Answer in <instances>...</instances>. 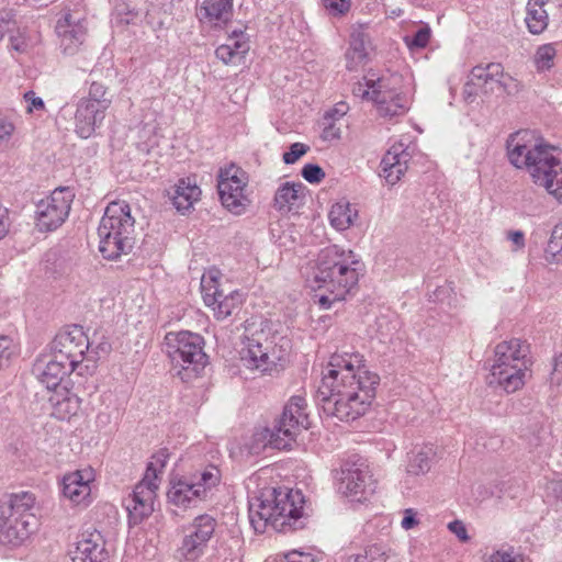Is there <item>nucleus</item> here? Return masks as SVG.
Instances as JSON below:
<instances>
[{
  "label": "nucleus",
  "instance_id": "1",
  "mask_svg": "<svg viewBox=\"0 0 562 562\" xmlns=\"http://www.w3.org/2000/svg\"><path fill=\"white\" fill-rule=\"evenodd\" d=\"M379 375L369 371L357 352H336L317 392L324 413L342 422L363 416L375 397Z\"/></svg>",
  "mask_w": 562,
  "mask_h": 562
},
{
  "label": "nucleus",
  "instance_id": "2",
  "mask_svg": "<svg viewBox=\"0 0 562 562\" xmlns=\"http://www.w3.org/2000/svg\"><path fill=\"white\" fill-rule=\"evenodd\" d=\"M245 488L249 521L257 533L268 528L279 532L302 528L304 498L300 491L269 486L263 470L248 476Z\"/></svg>",
  "mask_w": 562,
  "mask_h": 562
},
{
  "label": "nucleus",
  "instance_id": "3",
  "mask_svg": "<svg viewBox=\"0 0 562 562\" xmlns=\"http://www.w3.org/2000/svg\"><path fill=\"white\" fill-rule=\"evenodd\" d=\"M506 147L509 162L526 169L536 186L562 204V150L544 144L529 131L512 134Z\"/></svg>",
  "mask_w": 562,
  "mask_h": 562
},
{
  "label": "nucleus",
  "instance_id": "4",
  "mask_svg": "<svg viewBox=\"0 0 562 562\" xmlns=\"http://www.w3.org/2000/svg\"><path fill=\"white\" fill-rule=\"evenodd\" d=\"M363 270L360 256L350 249L330 245L323 248L316 258L312 272L311 286L315 300L323 310L334 302L342 301L357 286Z\"/></svg>",
  "mask_w": 562,
  "mask_h": 562
},
{
  "label": "nucleus",
  "instance_id": "5",
  "mask_svg": "<svg viewBox=\"0 0 562 562\" xmlns=\"http://www.w3.org/2000/svg\"><path fill=\"white\" fill-rule=\"evenodd\" d=\"M414 91L413 76L408 71L371 74L353 89L356 95L372 102L378 114L389 120L407 113Z\"/></svg>",
  "mask_w": 562,
  "mask_h": 562
},
{
  "label": "nucleus",
  "instance_id": "6",
  "mask_svg": "<svg viewBox=\"0 0 562 562\" xmlns=\"http://www.w3.org/2000/svg\"><path fill=\"white\" fill-rule=\"evenodd\" d=\"M35 497L30 492L12 493L0 499V543L20 547L37 528Z\"/></svg>",
  "mask_w": 562,
  "mask_h": 562
},
{
  "label": "nucleus",
  "instance_id": "7",
  "mask_svg": "<svg viewBox=\"0 0 562 562\" xmlns=\"http://www.w3.org/2000/svg\"><path fill=\"white\" fill-rule=\"evenodd\" d=\"M134 224L126 202H111L106 206L98 227L99 250L104 258L113 260L132 249Z\"/></svg>",
  "mask_w": 562,
  "mask_h": 562
},
{
  "label": "nucleus",
  "instance_id": "8",
  "mask_svg": "<svg viewBox=\"0 0 562 562\" xmlns=\"http://www.w3.org/2000/svg\"><path fill=\"white\" fill-rule=\"evenodd\" d=\"M529 352L527 341L518 338L497 344L491 368V383H496L506 393H514L522 387L530 366Z\"/></svg>",
  "mask_w": 562,
  "mask_h": 562
},
{
  "label": "nucleus",
  "instance_id": "9",
  "mask_svg": "<svg viewBox=\"0 0 562 562\" xmlns=\"http://www.w3.org/2000/svg\"><path fill=\"white\" fill-rule=\"evenodd\" d=\"M168 452L161 449L153 454L143 480L124 501L130 525H138L154 512V501L159 486V474L166 467Z\"/></svg>",
  "mask_w": 562,
  "mask_h": 562
},
{
  "label": "nucleus",
  "instance_id": "10",
  "mask_svg": "<svg viewBox=\"0 0 562 562\" xmlns=\"http://www.w3.org/2000/svg\"><path fill=\"white\" fill-rule=\"evenodd\" d=\"M220 481L221 471L217 467L209 464L190 477L172 480L167 496L169 502L177 507L183 509L195 507Z\"/></svg>",
  "mask_w": 562,
  "mask_h": 562
},
{
  "label": "nucleus",
  "instance_id": "11",
  "mask_svg": "<svg viewBox=\"0 0 562 562\" xmlns=\"http://www.w3.org/2000/svg\"><path fill=\"white\" fill-rule=\"evenodd\" d=\"M308 427L306 400L301 395L292 396L285 404L281 417L273 427L265 429V439L277 449H286L301 429Z\"/></svg>",
  "mask_w": 562,
  "mask_h": 562
},
{
  "label": "nucleus",
  "instance_id": "12",
  "mask_svg": "<svg viewBox=\"0 0 562 562\" xmlns=\"http://www.w3.org/2000/svg\"><path fill=\"white\" fill-rule=\"evenodd\" d=\"M495 90L513 93L517 90V81L504 74L499 63L477 65L472 68L468 81L463 88V98L467 102H473L480 92L488 93Z\"/></svg>",
  "mask_w": 562,
  "mask_h": 562
},
{
  "label": "nucleus",
  "instance_id": "13",
  "mask_svg": "<svg viewBox=\"0 0 562 562\" xmlns=\"http://www.w3.org/2000/svg\"><path fill=\"white\" fill-rule=\"evenodd\" d=\"M166 352L175 369H191L198 372L205 364L203 338L191 331L168 333L165 337Z\"/></svg>",
  "mask_w": 562,
  "mask_h": 562
},
{
  "label": "nucleus",
  "instance_id": "14",
  "mask_svg": "<svg viewBox=\"0 0 562 562\" xmlns=\"http://www.w3.org/2000/svg\"><path fill=\"white\" fill-rule=\"evenodd\" d=\"M248 181L247 172L234 164L221 168L218 172L217 189L221 202L233 214L245 213L250 204L247 194Z\"/></svg>",
  "mask_w": 562,
  "mask_h": 562
},
{
  "label": "nucleus",
  "instance_id": "15",
  "mask_svg": "<svg viewBox=\"0 0 562 562\" xmlns=\"http://www.w3.org/2000/svg\"><path fill=\"white\" fill-rule=\"evenodd\" d=\"M241 364L259 374H271L278 370V367L286 358V350L283 347H277L272 341L251 337L244 341V346L239 352Z\"/></svg>",
  "mask_w": 562,
  "mask_h": 562
},
{
  "label": "nucleus",
  "instance_id": "16",
  "mask_svg": "<svg viewBox=\"0 0 562 562\" xmlns=\"http://www.w3.org/2000/svg\"><path fill=\"white\" fill-rule=\"evenodd\" d=\"M375 482L363 463L345 462L337 475V491L350 502H364L374 493Z\"/></svg>",
  "mask_w": 562,
  "mask_h": 562
},
{
  "label": "nucleus",
  "instance_id": "17",
  "mask_svg": "<svg viewBox=\"0 0 562 562\" xmlns=\"http://www.w3.org/2000/svg\"><path fill=\"white\" fill-rule=\"evenodd\" d=\"M74 192L66 187L55 189L36 204V225L42 232L59 227L69 215Z\"/></svg>",
  "mask_w": 562,
  "mask_h": 562
},
{
  "label": "nucleus",
  "instance_id": "18",
  "mask_svg": "<svg viewBox=\"0 0 562 562\" xmlns=\"http://www.w3.org/2000/svg\"><path fill=\"white\" fill-rule=\"evenodd\" d=\"M89 337L83 328L78 325H71L60 330L52 341V353L67 364L77 368L82 361L86 351L89 350Z\"/></svg>",
  "mask_w": 562,
  "mask_h": 562
},
{
  "label": "nucleus",
  "instance_id": "19",
  "mask_svg": "<svg viewBox=\"0 0 562 562\" xmlns=\"http://www.w3.org/2000/svg\"><path fill=\"white\" fill-rule=\"evenodd\" d=\"M55 29L61 52L67 56L76 55L87 35V23L82 14L78 11L64 10Z\"/></svg>",
  "mask_w": 562,
  "mask_h": 562
},
{
  "label": "nucleus",
  "instance_id": "20",
  "mask_svg": "<svg viewBox=\"0 0 562 562\" xmlns=\"http://www.w3.org/2000/svg\"><path fill=\"white\" fill-rule=\"evenodd\" d=\"M95 479L91 467L78 469L63 477V495L74 505L87 506L91 501V484Z\"/></svg>",
  "mask_w": 562,
  "mask_h": 562
},
{
  "label": "nucleus",
  "instance_id": "21",
  "mask_svg": "<svg viewBox=\"0 0 562 562\" xmlns=\"http://www.w3.org/2000/svg\"><path fill=\"white\" fill-rule=\"evenodd\" d=\"M72 562H105L108 552L102 533L95 529L83 530L72 552Z\"/></svg>",
  "mask_w": 562,
  "mask_h": 562
},
{
  "label": "nucleus",
  "instance_id": "22",
  "mask_svg": "<svg viewBox=\"0 0 562 562\" xmlns=\"http://www.w3.org/2000/svg\"><path fill=\"white\" fill-rule=\"evenodd\" d=\"M409 158L411 154L402 142L393 144L381 160L380 176L387 184H396L405 175Z\"/></svg>",
  "mask_w": 562,
  "mask_h": 562
},
{
  "label": "nucleus",
  "instance_id": "23",
  "mask_svg": "<svg viewBox=\"0 0 562 562\" xmlns=\"http://www.w3.org/2000/svg\"><path fill=\"white\" fill-rule=\"evenodd\" d=\"M76 368L63 360H58L53 353L49 358L37 360L33 372L38 381L48 390H59L61 381L66 375L71 373Z\"/></svg>",
  "mask_w": 562,
  "mask_h": 562
},
{
  "label": "nucleus",
  "instance_id": "24",
  "mask_svg": "<svg viewBox=\"0 0 562 562\" xmlns=\"http://www.w3.org/2000/svg\"><path fill=\"white\" fill-rule=\"evenodd\" d=\"M304 199L302 183L284 182L276 191L273 207L282 214L296 212L303 205Z\"/></svg>",
  "mask_w": 562,
  "mask_h": 562
},
{
  "label": "nucleus",
  "instance_id": "25",
  "mask_svg": "<svg viewBox=\"0 0 562 562\" xmlns=\"http://www.w3.org/2000/svg\"><path fill=\"white\" fill-rule=\"evenodd\" d=\"M104 119L105 113L101 110L78 103L75 114V132L79 137L87 139L102 126Z\"/></svg>",
  "mask_w": 562,
  "mask_h": 562
},
{
  "label": "nucleus",
  "instance_id": "26",
  "mask_svg": "<svg viewBox=\"0 0 562 562\" xmlns=\"http://www.w3.org/2000/svg\"><path fill=\"white\" fill-rule=\"evenodd\" d=\"M233 13V0H203L196 11L201 22L210 23L214 26L226 24Z\"/></svg>",
  "mask_w": 562,
  "mask_h": 562
},
{
  "label": "nucleus",
  "instance_id": "27",
  "mask_svg": "<svg viewBox=\"0 0 562 562\" xmlns=\"http://www.w3.org/2000/svg\"><path fill=\"white\" fill-rule=\"evenodd\" d=\"M52 416L59 420H70L80 409L81 400L77 394L63 387L54 391L49 397Z\"/></svg>",
  "mask_w": 562,
  "mask_h": 562
},
{
  "label": "nucleus",
  "instance_id": "28",
  "mask_svg": "<svg viewBox=\"0 0 562 562\" xmlns=\"http://www.w3.org/2000/svg\"><path fill=\"white\" fill-rule=\"evenodd\" d=\"M200 195L201 189L195 180L188 177L179 179L175 184L171 200L179 212L186 213L200 200Z\"/></svg>",
  "mask_w": 562,
  "mask_h": 562
},
{
  "label": "nucleus",
  "instance_id": "29",
  "mask_svg": "<svg viewBox=\"0 0 562 562\" xmlns=\"http://www.w3.org/2000/svg\"><path fill=\"white\" fill-rule=\"evenodd\" d=\"M436 451L432 445L415 447L407 454V473L411 475H422L429 472Z\"/></svg>",
  "mask_w": 562,
  "mask_h": 562
},
{
  "label": "nucleus",
  "instance_id": "30",
  "mask_svg": "<svg viewBox=\"0 0 562 562\" xmlns=\"http://www.w3.org/2000/svg\"><path fill=\"white\" fill-rule=\"evenodd\" d=\"M222 273L217 269H209L201 278V292L206 306H215V303L225 294L221 283Z\"/></svg>",
  "mask_w": 562,
  "mask_h": 562
},
{
  "label": "nucleus",
  "instance_id": "31",
  "mask_svg": "<svg viewBox=\"0 0 562 562\" xmlns=\"http://www.w3.org/2000/svg\"><path fill=\"white\" fill-rule=\"evenodd\" d=\"M357 217V209L347 201L335 203L328 214L330 225L339 232L350 228Z\"/></svg>",
  "mask_w": 562,
  "mask_h": 562
},
{
  "label": "nucleus",
  "instance_id": "32",
  "mask_svg": "<svg viewBox=\"0 0 562 562\" xmlns=\"http://www.w3.org/2000/svg\"><path fill=\"white\" fill-rule=\"evenodd\" d=\"M367 54V35L361 30H355L350 35L349 48L346 52L348 69H356L363 63Z\"/></svg>",
  "mask_w": 562,
  "mask_h": 562
},
{
  "label": "nucleus",
  "instance_id": "33",
  "mask_svg": "<svg viewBox=\"0 0 562 562\" xmlns=\"http://www.w3.org/2000/svg\"><path fill=\"white\" fill-rule=\"evenodd\" d=\"M244 293L239 290H232L225 293L216 303L211 306L214 316L218 321H224L235 314L244 302Z\"/></svg>",
  "mask_w": 562,
  "mask_h": 562
},
{
  "label": "nucleus",
  "instance_id": "34",
  "mask_svg": "<svg viewBox=\"0 0 562 562\" xmlns=\"http://www.w3.org/2000/svg\"><path fill=\"white\" fill-rule=\"evenodd\" d=\"M79 103L89 106L92 105L93 109H98L106 113L112 100L108 97L106 87L101 82L93 81L89 87L88 95L82 98Z\"/></svg>",
  "mask_w": 562,
  "mask_h": 562
},
{
  "label": "nucleus",
  "instance_id": "35",
  "mask_svg": "<svg viewBox=\"0 0 562 562\" xmlns=\"http://www.w3.org/2000/svg\"><path fill=\"white\" fill-rule=\"evenodd\" d=\"M216 528V520L207 515H200L195 517L189 528V533L202 541L209 542L214 535Z\"/></svg>",
  "mask_w": 562,
  "mask_h": 562
},
{
  "label": "nucleus",
  "instance_id": "36",
  "mask_svg": "<svg viewBox=\"0 0 562 562\" xmlns=\"http://www.w3.org/2000/svg\"><path fill=\"white\" fill-rule=\"evenodd\" d=\"M548 13L542 7L527 4L525 22L530 33H542L548 26Z\"/></svg>",
  "mask_w": 562,
  "mask_h": 562
},
{
  "label": "nucleus",
  "instance_id": "37",
  "mask_svg": "<svg viewBox=\"0 0 562 562\" xmlns=\"http://www.w3.org/2000/svg\"><path fill=\"white\" fill-rule=\"evenodd\" d=\"M206 547V541L199 540L188 532L182 540L180 550L187 561L195 562L204 554Z\"/></svg>",
  "mask_w": 562,
  "mask_h": 562
},
{
  "label": "nucleus",
  "instance_id": "38",
  "mask_svg": "<svg viewBox=\"0 0 562 562\" xmlns=\"http://www.w3.org/2000/svg\"><path fill=\"white\" fill-rule=\"evenodd\" d=\"M206 547V541L199 540L188 532L182 540L180 550L187 561L195 562L204 554Z\"/></svg>",
  "mask_w": 562,
  "mask_h": 562
},
{
  "label": "nucleus",
  "instance_id": "39",
  "mask_svg": "<svg viewBox=\"0 0 562 562\" xmlns=\"http://www.w3.org/2000/svg\"><path fill=\"white\" fill-rule=\"evenodd\" d=\"M557 49L553 44H544L537 48L533 63L538 71L550 70L554 66Z\"/></svg>",
  "mask_w": 562,
  "mask_h": 562
},
{
  "label": "nucleus",
  "instance_id": "40",
  "mask_svg": "<svg viewBox=\"0 0 562 562\" xmlns=\"http://www.w3.org/2000/svg\"><path fill=\"white\" fill-rule=\"evenodd\" d=\"M38 42L36 32H27L25 29L18 30L16 34L10 36V47L18 53H26Z\"/></svg>",
  "mask_w": 562,
  "mask_h": 562
},
{
  "label": "nucleus",
  "instance_id": "41",
  "mask_svg": "<svg viewBox=\"0 0 562 562\" xmlns=\"http://www.w3.org/2000/svg\"><path fill=\"white\" fill-rule=\"evenodd\" d=\"M546 257L553 262H562V222L558 223L546 247Z\"/></svg>",
  "mask_w": 562,
  "mask_h": 562
},
{
  "label": "nucleus",
  "instance_id": "42",
  "mask_svg": "<svg viewBox=\"0 0 562 562\" xmlns=\"http://www.w3.org/2000/svg\"><path fill=\"white\" fill-rule=\"evenodd\" d=\"M89 340L91 346H89V350L86 353L90 360L94 361L110 352L111 344L103 334L94 333Z\"/></svg>",
  "mask_w": 562,
  "mask_h": 562
},
{
  "label": "nucleus",
  "instance_id": "43",
  "mask_svg": "<svg viewBox=\"0 0 562 562\" xmlns=\"http://www.w3.org/2000/svg\"><path fill=\"white\" fill-rule=\"evenodd\" d=\"M431 30L428 24H423L412 36L406 35L404 42L413 48H425L430 40Z\"/></svg>",
  "mask_w": 562,
  "mask_h": 562
},
{
  "label": "nucleus",
  "instance_id": "44",
  "mask_svg": "<svg viewBox=\"0 0 562 562\" xmlns=\"http://www.w3.org/2000/svg\"><path fill=\"white\" fill-rule=\"evenodd\" d=\"M346 562H385V557L380 547L371 546L362 553L348 557Z\"/></svg>",
  "mask_w": 562,
  "mask_h": 562
},
{
  "label": "nucleus",
  "instance_id": "45",
  "mask_svg": "<svg viewBox=\"0 0 562 562\" xmlns=\"http://www.w3.org/2000/svg\"><path fill=\"white\" fill-rule=\"evenodd\" d=\"M327 14L333 18H340L347 14L351 8V0H321Z\"/></svg>",
  "mask_w": 562,
  "mask_h": 562
},
{
  "label": "nucleus",
  "instance_id": "46",
  "mask_svg": "<svg viewBox=\"0 0 562 562\" xmlns=\"http://www.w3.org/2000/svg\"><path fill=\"white\" fill-rule=\"evenodd\" d=\"M322 126L321 137L323 140L331 142L341 137V125L338 121L325 120V117H323Z\"/></svg>",
  "mask_w": 562,
  "mask_h": 562
},
{
  "label": "nucleus",
  "instance_id": "47",
  "mask_svg": "<svg viewBox=\"0 0 562 562\" xmlns=\"http://www.w3.org/2000/svg\"><path fill=\"white\" fill-rule=\"evenodd\" d=\"M226 44L231 46L232 50L235 53V55L241 59L245 54L249 50V44L245 40V35L243 32L239 34H234L229 36L226 41Z\"/></svg>",
  "mask_w": 562,
  "mask_h": 562
},
{
  "label": "nucleus",
  "instance_id": "48",
  "mask_svg": "<svg viewBox=\"0 0 562 562\" xmlns=\"http://www.w3.org/2000/svg\"><path fill=\"white\" fill-rule=\"evenodd\" d=\"M551 440V431L550 427L547 425H541L537 431H533L529 437V445L533 448H538L544 445H549Z\"/></svg>",
  "mask_w": 562,
  "mask_h": 562
},
{
  "label": "nucleus",
  "instance_id": "49",
  "mask_svg": "<svg viewBox=\"0 0 562 562\" xmlns=\"http://www.w3.org/2000/svg\"><path fill=\"white\" fill-rule=\"evenodd\" d=\"M14 353V345L8 336H0V370L7 367Z\"/></svg>",
  "mask_w": 562,
  "mask_h": 562
},
{
  "label": "nucleus",
  "instance_id": "50",
  "mask_svg": "<svg viewBox=\"0 0 562 562\" xmlns=\"http://www.w3.org/2000/svg\"><path fill=\"white\" fill-rule=\"evenodd\" d=\"M490 562H524V557L512 548L501 549L491 554Z\"/></svg>",
  "mask_w": 562,
  "mask_h": 562
},
{
  "label": "nucleus",
  "instance_id": "51",
  "mask_svg": "<svg viewBox=\"0 0 562 562\" xmlns=\"http://www.w3.org/2000/svg\"><path fill=\"white\" fill-rule=\"evenodd\" d=\"M308 150V146L302 143H294L290 146L289 150L282 156L284 164L292 165L296 162Z\"/></svg>",
  "mask_w": 562,
  "mask_h": 562
},
{
  "label": "nucleus",
  "instance_id": "52",
  "mask_svg": "<svg viewBox=\"0 0 562 562\" xmlns=\"http://www.w3.org/2000/svg\"><path fill=\"white\" fill-rule=\"evenodd\" d=\"M301 176L310 183H318L325 177V172L318 165L307 164L302 168Z\"/></svg>",
  "mask_w": 562,
  "mask_h": 562
},
{
  "label": "nucleus",
  "instance_id": "53",
  "mask_svg": "<svg viewBox=\"0 0 562 562\" xmlns=\"http://www.w3.org/2000/svg\"><path fill=\"white\" fill-rule=\"evenodd\" d=\"M25 102V110L27 113H33L35 111H43L45 108L44 101L42 98L37 97L34 91H27L23 95Z\"/></svg>",
  "mask_w": 562,
  "mask_h": 562
},
{
  "label": "nucleus",
  "instance_id": "54",
  "mask_svg": "<svg viewBox=\"0 0 562 562\" xmlns=\"http://www.w3.org/2000/svg\"><path fill=\"white\" fill-rule=\"evenodd\" d=\"M277 562H316L311 553L293 550L280 557Z\"/></svg>",
  "mask_w": 562,
  "mask_h": 562
},
{
  "label": "nucleus",
  "instance_id": "55",
  "mask_svg": "<svg viewBox=\"0 0 562 562\" xmlns=\"http://www.w3.org/2000/svg\"><path fill=\"white\" fill-rule=\"evenodd\" d=\"M216 57L221 59L224 64H236L240 60L235 53L232 50L231 46L226 43L220 45L215 50Z\"/></svg>",
  "mask_w": 562,
  "mask_h": 562
},
{
  "label": "nucleus",
  "instance_id": "56",
  "mask_svg": "<svg viewBox=\"0 0 562 562\" xmlns=\"http://www.w3.org/2000/svg\"><path fill=\"white\" fill-rule=\"evenodd\" d=\"M349 111V105L346 103V102H338L334 105V108H331L330 110H328L323 117H325V120H335V121H340Z\"/></svg>",
  "mask_w": 562,
  "mask_h": 562
},
{
  "label": "nucleus",
  "instance_id": "57",
  "mask_svg": "<svg viewBox=\"0 0 562 562\" xmlns=\"http://www.w3.org/2000/svg\"><path fill=\"white\" fill-rule=\"evenodd\" d=\"M550 382L554 385L562 383V352L554 357Z\"/></svg>",
  "mask_w": 562,
  "mask_h": 562
},
{
  "label": "nucleus",
  "instance_id": "58",
  "mask_svg": "<svg viewBox=\"0 0 562 562\" xmlns=\"http://www.w3.org/2000/svg\"><path fill=\"white\" fill-rule=\"evenodd\" d=\"M14 25L13 15L10 11H0V41L4 34L12 30Z\"/></svg>",
  "mask_w": 562,
  "mask_h": 562
},
{
  "label": "nucleus",
  "instance_id": "59",
  "mask_svg": "<svg viewBox=\"0 0 562 562\" xmlns=\"http://www.w3.org/2000/svg\"><path fill=\"white\" fill-rule=\"evenodd\" d=\"M507 239L513 244V250H521L525 248V234L521 231H510L507 233Z\"/></svg>",
  "mask_w": 562,
  "mask_h": 562
},
{
  "label": "nucleus",
  "instance_id": "60",
  "mask_svg": "<svg viewBox=\"0 0 562 562\" xmlns=\"http://www.w3.org/2000/svg\"><path fill=\"white\" fill-rule=\"evenodd\" d=\"M14 131V125L7 119L0 117V147L7 143Z\"/></svg>",
  "mask_w": 562,
  "mask_h": 562
},
{
  "label": "nucleus",
  "instance_id": "61",
  "mask_svg": "<svg viewBox=\"0 0 562 562\" xmlns=\"http://www.w3.org/2000/svg\"><path fill=\"white\" fill-rule=\"evenodd\" d=\"M10 217L9 211L5 206L0 203V239H2L10 229Z\"/></svg>",
  "mask_w": 562,
  "mask_h": 562
},
{
  "label": "nucleus",
  "instance_id": "62",
  "mask_svg": "<svg viewBox=\"0 0 562 562\" xmlns=\"http://www.w3.org/2000/svg\"><path fill=\"white\" fill-rule=\"evenodd\" d=\"M449 530L454 533L461 541L469 539L467 528L462 521L454 520L448 525Z\"/></svg>",
  "mask_w": 562,
  "mask_h": 562
},
{
  "label": "nucleus",
  "instance_id": "63",
  "mask_svg": "<svg viewBox=\"0 0 562 562\" xmlns=\"http://www.w3.org/2000/svg\"><path fill=\"white\" fill-rule=\"evenodd\" d=\"M418 525V520L416 518V512L413 508L405 509L404 517L402 519L401 526L405 530H409Z\"/></svg>",
  "mask_w": 562,
  "mask_h": 562
},
{
  "label": "nucleus",
  "instance_id": "64",
  "mask_svg": "<svg viewBox=\"0 0 562 562\" xmlns=\"http://www.w3.org/2000/svg\"><path fill=\"white\" fill-rule=\"evenodd\" d=\"M548 490L552 491L558 498H562V479L559 481H552L548 485Z\"/></svg>",
  "mask_w": 562,
  "mask_h": 562
}]
</instances>
